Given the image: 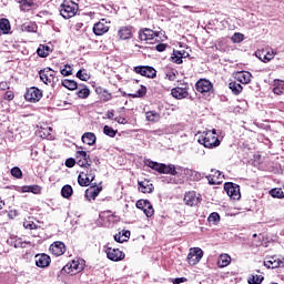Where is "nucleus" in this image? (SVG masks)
<instances>
[{"label": "nucleus", "mask_w": 284, "mask_h": 284, "mask_svg": "<svg viewBox=\"0 0 284 284\" xmlns=\"http://www.w3.org/2000/svg\"><path fill=\"white\" fill-rule=\"evenodd\" d=\"M166 174H170L165 180L166 183L171 185H183L185 183V176H187V169L172 164Z\"/></svg>", "instance_id": "f257e3e1"}, {"label": "nucleus", "mask_w": 284, "mask_h": 284, "mask_svg": "<svg viewBox=\"0 0 284 284\" xmlns=\"http://www.w3.org/2000/svg\"><path fill=\"white\" fill-rule=\"evenodd\" d=\"M200 145L209 150H214V148H219L221 145V140L216 134V129L204 131L197 139Z\"/></svg>", "instance_id": "f03ea898"}, {"label": "nucleus", "mask_w": 284, "mask_h": 284, "mask_svg": "<svg viewBox=\"0 0 284 284\" xmlns=\"http://www.w3.org/2000/svg\"><path fill=\"white\" fill-rule=\"evenodd\" d=\"M83 270H85V260H72L62 267L60 274H62V276H64V274H70L71 276H74L75 274H79V272H83Z\"/></svg>", "instance_id": "7ed1b4c3"}, {"label": "nucleus", "mask_w": 284, "mask_h": 284, "mask_svg": "<svg viewBox=\"0 0 284 284\" xmlns=\"http://www.w3.org/2000/svg\"><path fill=\"white\" fill-rule=\"evenodd\" d=\"M94 179H97V169H92L87 166L84 171L80 172L78 175V183L80 187H88L94 183Z\"/></svg>", "instance_id": "20e7f679"}, {"label": "nucleus", "mask_w": 284, "mask_h": 284, "mask_svg": "<svg viewBox=\"0 0 284 284\" xmlns=\"http://www.w3.org/2000/svg\"><path fill=\"white\" fill-rule=\"evenodd\" d=\"M79 12V4L72 0H64L60 6V14L63 19H72Z\"/></svg>", "instance_id": "39448f33"}, {"label": "nucleus", "mask_w": 284, "mask_h": 284, "mask_svg": "<svg viewBox=\"0 0 284 284\" xmlns=\"http://www.w3.org/2000/svg\"><path fill=\"white\" fill-rule=\"evenodd\" d=\"M39 77L42 83L45 85H52V83H57L59 78L57 77V71L52 70L50 67H47L39 71Z\"/></svg>", "instance_id": "423d86ee"}, {"label": "nucleus", "mask_w": 284, "mask_h": 284, "mask_svg": "<svg viewBox=\"0 0 284 284\" xmlns=\"http://www.w3.org/2000/svg\"><path fill=\"white\" fill-rule=\"evenodd\" d=\"M104 252L109 261H113L114 263H119V261H123V258H125V253L123 251L114 248L110 246V244L104 246Z\"/></svg>", "instance_id": "0eeeda50"}, {"label": "nucleus", "mask_w": 284, "mask_h": 284, "mask_svg": "<svg viewBox=\"0 0 284 284\" xmlns=\"http://www.w3.org/2000/svg\"><path fill=\"white\" fill-rule=\"evenodd\" d=\"M195 90L200 92V94L206 97V94L210 95L214 93V84H212L207 79H200L195 83Z\"/></svg>", "instance_id": "6e6552de"}, {"label": "nucleus", "mask_w": 284, "mask_h": 284, "mask_svg": "<svg viewBox=\"0 0 284 284\" xmlns=\"http://www.w3.org/2000/svg\"><path fill=\"white\" fill-rule=\"evenodd\" d=\"M24 99L29 103H39L43 99V91L37 87H31L24 93Z\"/></svg>", "instance_id": "1a4fd4ad"}, {"label": "nucleus", "mask_w": 284, "mask_h": 284, "mask_svg": "<svg viewBox=\"0 0 284 284\" xmlns=\"http://www.w3.org/2000/svg\"><path fill=\"white\" fill-rule=\"evenodd\" d=\"M224 191L226 192L227 196H230V199H233V201H239V199H241V186L236 183H224Z\"/></svg>", "instance_id": "9d476101"}, {"label": "nucleus", "mask_w": 284, "mask_h": 284, "mask_svg": "<svg viewBox=\"0 0 284 284\" xmlns=\"http://www.w3.org/2000/svg\"><path fill=\"white\" fill-rule=\"evenodd\" d=\"M203 258V250L201 247H192L186 256L189 265H199Z\"/></svg>", "instance_id": "9b49d317"}, {"label": "nucleus", "mask_w": 284, "mask_h": 284, "mask_svg": "<svg viewBox=\"0 0 284 284\" xmlns=\"http://www.w3.org/2000/svg\"><path fill=\"white\" fill-rule=\"evenodd\" d=\"M135 74L145 77L146 79H156V69L150 65H138L133 68Z\"/></svg>", "instance_id": "f8f14e48"}, {"label": "nucleus", "mask_w": 284, "mask_h": 284, "mask_svg": "<svg viewBox=\"0 0 284 284\" xmlns=\"http://www.w3.org/2000/svg\"><path fill=\"white\" fill-rule=\"evenodd\" d=\"M135 207H138V210H142L148 219L154 216V206H152V202L149 200H138Z\"/></svg>", "instance_id": "ddd939ff"}, {"label": "nucleus", "mask_w": 284, "mask_h": 284, "mask_svg": "<svg viewBox=\"0 0 284 284\" xmlns=\"http://www.w3.org/2000/svg\"><path fill=\"white\" fill-rule=\"evenodd\" d=\"M145 165L159 174H168V172H170V168H172V164L159 163L152 160H146Z\"/></svg>", "instance_id": "4468645a"}, {"label": "nucleus", "mask_w": 284, "mask_h": 284, "mask_svg": "<svg viewBox=\"0 0 284 284\" xmlns=\"http://www.w3.org/2000/svg\"><path fill=\"white\" fill-rule=\"evenodd\" d=\"M201 201H203L201 194H197L195 191H189L184 195V203L189 205V207H196V205H200Z\"/></svg>", "instance_id": "2eb2a0df"}, {"label": "nucleus", "mask_w": 284, "mask_h": 284, "mask_svg": "<svg viewBox=\"0 0 284 284\" xmlns=\"http://www.w3.org/2000/svg\"><path fill=\"white\" fill-rule=\"evenodd\" d=\"M103 192V186L97 182L92 183L89 189L85 190V199L88 201H94L99 194Z\"/></svg>", "instance_id": "dca6fc26"}, {"label": "nucleus", "mask_w": 284, "mask_h": 284, "mask_svg": "<svg viewBox=\"0 0 284 284\" xmlns=\"http://www.w3.org/2000/svg\"><path fill=\"white\" fill-rule=\"evenodd\" d=\"M159 37V32L150 29V28H142L139 30V39L140 41H145L149 43V41H154Z\"/></svg>", "instance_id": "f3484780"}, {"label": "nucleus", "mask_w": 284, "mask_h": 284, "mask_svg": "<svg viewBox=\"0 0 284 284\" xmlns=\"http://www.w3.org/2000/svg\"><path fill=\"white\" fill-rule=\"evenodd\" d=\"M118 37L120 41H128L134 37V27L132 26H123L118 30Z\"/></svg>", "instance_id": "a211bd4d"}, {"label": "nucleus", "mask_w": 284, "mask_h": 284, "mask_svg": "<svg viewBox=\"0 0 284 284\" xmlns=\"http://www.w3.org/2000/svg\"><path fill=\"white\" fill-rule=\"evenodd\" d=\"M65 243L61 241L53 242L49 247V252L53 256H63V254H65Z\"/></svg>", "instance_id": "6ab92c4d"}, {"label": "nucleus", "mask_w": 284, "mask_h": 284, "mask_svg": "<svg viewBox=\"0 0 284 284\" xmlns=\"http://www.w3.org/2000/svg\"><path fill=\"white\" fill-rule=\"evenodd\" d=\"M106 32H110V26L105 19L100 20L93 26V33L95 37H103Z\"/></svg>", "instance_id": "aec40b11"}, {"label": "nucleus", "mask_w": 284, "mask_h": 284, "mask_svg": "<svg viewBox=\"0 0 284 284\" xmlns=\"http://www.w3.org/2000/svg\"><path fill=\"white\" fill-rule=\"evenodd\" d=\"M189 90L190 87L187 84H184V87H176L171 90V95L178 100L187 99L190 95Z\"/></svg>", "instance_id": "412c9836"}, {"label": "nucleus", "mask_w": 284, "mask_h": 284, "mask_svg": "<svg viewBox=\"0 0 284 284\" xmlns=\"http://www.w3.org/2000/svg\"><path fill=\"white\" fill-rule=\"evenodd\" d=\"M77 165L80 168H90V155L85 151H77L75 152Z\"/></svg>", "instance_id": "4be33fe9"}, {"label": "nucleus", "mask_w": 284, "mask_h": 284, "mask_svg": "<svg viewBox=\"0 0 284 284\" xmlns=\"http://www.w3.org/2000/svg\"><path fill=\"white\" fill-rule=\"evenodd\" d=\"M233 79L237 81V83H242L243 85H247L252 82V73L250 71H237L233 73Z\"/></svg>", "instance_id": "5701e85b"}, {"label": "nucleus", "mask_w": 284, "mask_h": 284, "mask_svg": "<svg viewBox=\"0 0 284 284\" xmlns=\"http://www.w3.org/2000/svg\"><path fill=\"white\" fill-rule=\"evenodd\" d=\"M264 267L267 270H276V267H284V261L274 256L266 257L264 261Z\"/></svg>", "instance_id": "b1692460"}, {"label": "nucleus", "mask_w": 284, "mask_h": 284, "mask_svg": "<svg viewBox=\"0 0 284 284\" xmlns=\"http://www.w3.org/2000/svg\"><path fill=\"white\" fill-rule=\"evenodd\" d=\"M138 190L142 194H152L154 192V184L148 179L138 182Z\"/></svg>", "instance_id": "393cba45"}, {"label": "nucleus", "mask_w": 284, "mask_h": 284, "mask_svg": "<svg viewBox=\"0 0 284 284\" xmlns=\"http://www.w3.org/2000/svg\"><path fill=\"white\" fill-rule=\"evenodd\" d=\"M50 263H52V258H50V255L42 253L36 255V265L37 267H50Z\"/></svg>", "instance_id": "a878e982"}, {"label": "nucleus", "mask_w": 284, "mask_h": 284, "mask_svg": "<svg viewBox=\"0 0 284 284\" xmlns=\"http://www.w3.org/2000/svg\"><path fill=\"white\" fill-rule=\"evenodd\" d=\"M212 174L206 176V180L209 181V185H221L223 181H221V171L212 169Z\"/></svg>", "instance_id": "bb28decb"}, {"label": "nucleus", "mask_w": 284, "mask_h": 284, "mask_svg": "<svg viewBox=\"0 0 284 284\" xmlns=\"http://www.w3.org/2000/svg\"><path fill=\"white\" fill-rule=\"evenodd\" d=\"M95 94H98L100 97V99H102V101H104V103H108V101H112V93H110L103 87H97Z\"/></svg>", "instance_id": "cd10ccee"}, {"label": "nucleus", "mask_w": 284, "mask_h": 284, "mask_svg": "<svg viewBox=\"0 0 284 284\" xmlns=\"http://www.w3.org/2000/svg\"><path fill=\"white\" fill-rule=\"evenodd\" d=\"M20 6L21 12H30L33 8H37V3L34 0H22V2H18Z\"/></svg>", "instance_id": "c85d7f7f"}, {"label": "nucleus", "mask_w": 284, "mask_h": 284, "mask_svg": "<svg viewBox=\"0 0 284 284\" xmlns=\"http://www.w3.org/2000/svg\"><path fill=\"white\" fill-rule=\"evenodd\" d=\"M273 93L277 94V97L284 94V80L275 79L273 81Z\"/></svg>", "instance_id": "c756f323"}, {"label": "nucleus", "mask_w": 284, "mask_h": 284, "mask_svg": "<svg viewBox=\"0 0 284 284\" xmlns=\"http://www.w3.org/2000/svg\"><path fill=\"white\" fill-rule=\"evenodd\" d=\"M51 52H52V49H50V47L45 44H40L39 48L37 49V54L41 59H45L47 57H50Z\"/></svg>", "instance_id": "7c9ffc66"}, {"label": "nucleus", "mask_w": 284, "mask_h": 284, "mask_svg": "<svg viewBox=\"0 0 284 284\" xmlns=\"http://www.w3.org/2000/svg\"><path fill=\"white\" fill-rule=\"evenodd\" d=\"M10 30H12V27L10 26V20L7 18L0 19V32L2 34H10Z\"/></svg>", "instance_id": "2f4dec72"}, {"label": "nucleus", "mask_w": 284, "mask_h": 284, "mask_svg": "<svg viewBox=\"0 0 284 284\" xmlns=\"http://www.w3.org/2000/svg\"><path fill=\"white\" fill-rule=\"evenodd\" d=\"M232 263V257L229 254H221L217 260V267H227Z\"/></svg>", "instance_id": "473e14b6"}, {"label": "nucleus", "mask_w": 284, "mask_h": 284, "mask_svg": "<svg viewBox=\"0 0 284 284\" xmlns=\"http://www.w3.org/2000/svg\"><path fill=\"white\" fill-rule=\"evenodd\" d=\"M263 281H265V276H263V274L258 275V274L252 273L247 276L248 284H262Z\"/></svg>", "instance_id": "72a5a7b5"}, {"label": "nucleus", "mask_w": 284, "mask_h": 284, "mask_svg": "<svg viewBox=\"0 0 284 284\" xmlns=\"http://www.w3.org/2000/svg\"><path fill=\"white\" fill-rule=\"evenodd\" d=\"M82 142L87 145H94L97 143V135L92 132H87L82 135Z\"/></svg>", "instance_id": "f704fd0d"}, {"label": "nucleus", "mask_w": 284, "mask_h": 284, "mask_svg": "<svg viewBox=\"0 0 284 284\" xmlns=\"http://www.w3.org/2000/svg\"><path fill=\"white\" fill-rule=\"evenodd\" d=\"M229 88L233 92V94H236V95H239L243 92V85H241V83L236 82V80L230 82Z\"/></svg>", "instance_id": "c9c22d12"}, {"label": "nucleus", "mask_w": 284, "mask_h": 284, "mask_svg": "<svg viewBox=\"0 0 284 284\" xmlns=\"http://www.w3.org/2000/svg\"><path fill=\"white\" fill-rule=\"evenodd\" d=\"M185 54V51H174L173 55L171 57L172 62L176 63V65H181L183 63V57Z\"/></svg>", "instance_id": "e433bc0d"}, {"label": "nucleus", "mask_w": 284, "mask_h": 284, "mask_svg": "<svg viewBox=\"0 0 284 284\" xmlns=\"http://www.w3.org/2000/svg\"><path fill=\"white\" fill-rule=\"evenodd\" d=\"M146 121H151L152 123H159L161 121V114L155 111H149L145 113Z\"/></svg>", "instance_id": "4c0bfd02"}, {"label": "nucleus", "mask_w": 284, "mask_h": 284, "mask_svg": "<svg viewBox=\"0 0 284 284\" xmlns=\"http://www.w3.org/2000/svg\"><path fill=\"white\" fill-rule=\"evenodd\" d=\"M148 94V88L145 85H140V89L135 93L130 94L132 99H143Z\"/></svg>", "instance_id": "58836bf2"}, {"label": "nucleus", "mask_w": 284, "mask_h": 284, "mask_svg": "<svg viewBox=\"0 0 284 284\" xmlns=\"http://www.w3.org/2000/svg\"><path fill=\"white\" fill-rule=\"evenodd\" d=\"M74 193V190L72 189V185L65 184L61 190V196L63 199H70L72 194Z\"/></svg>", "instance_id": "ea45409f"}, {"label": "nucleus", "mask_w": 284, "mask_h": 284, "mask_svg": "<svg viewBox=\"0 0 284 284\" xmlns=\"http://www.w3.org/2000/svg\"><path fill=\"white\" fill-rule=\"evenodd\" d=\"M62 85L63 88H67V90H77V88H79V84L77 83V81L74 80H68V79H64L62 81Z\"/></svg>", "instance_id": "a19ab883"}, {"label": "nucleus", "mask_w": 284, "mask_h": 284, "mask_svg": "<svg viewBox=\"0 0 284 284\" xmlns=\"http://www.w3.org/2000/svg\"><path fill=\"white\" fill-rule=\"evenodd\" d=\"M23 192H32V194H41V186L40 185H26L22 187Z\"/></svg>", "instance_id": "79ce46f5"}, {"label": "nucleus", "mask_w": 284, "mask_h": 284, "mask_svg": "<svg viewBox=\"0 0 284 284\" xmlns=\"http://www.w3.org/2000/svg\"><path fill=\"white\" fill-rule=\"evenodd\" d=\"M75 77H77L78 79H80V81H89V79H90V73H88V70H85V69H80V70L77 72Z\"/></svg>", "instance_id": "37998d69"}, {"label": "nucleus", "mask_w": 284, "mask_h": 284, "mask_svg": "<svg viewBox=\"0 0 284 284\" xmlns=\"http://www.w3.org/2000/svg\"><path fill=\"white\" fill-rule=\"evenodd\" d=\"M118 132H119L118 130H114L110 125H104V128H103V134H105L106 136H110L111 139H114V136H116Z\"/></svg>", "instance_id": "c03bdc74"}, {"label": "nucleus", "mask_w": 284, "mask_h": 284, "mask_svg": "<svg viewBox=\"0 0 284 284\" xmlns=\"http://www.w3.org/2000/svg\"><path fill=\"white\" fill-rule=\"evenodd\" d=\"M37 30H39L37 22H29V23L23 24L24 32H37Z\"/></svg>", "instance_id": "a18cd8bd"}, {"label": "nucleus", "mask_w": 284, "mask_h": 284, "mask_svg": "<svg viewBox=\"0 0 284 284\" xmlns=\"http://www.w3.org/2000/svg\"><path fill=\"white\" fill-rule=\"evenodd\" d=\"M77 97H78L79 99H88V97H90V89L84 85L82 89H80V90L77 92Z\"/></svg>", "instance_id": "49530a36"}, {"label": "nucleus", "mask_w": 284, "mask_h": 284, "mask_svg": "<svg viewBox=\"0 0 284 284\" xmlns=\"http://www.w3.org/2000/svg\"><path fill=\"white\" fill-rule=\"evenodd\" d=\"M270 194L273 196V199H284L283 189H272Z\"/></svg>", "instance_id": "de8ad7c7"}, {"label": "nucleus", "mask_w": 284, "mask_h": 284, "mask_svg": "<svg viewBox=\"0 0 284 284\" xmlns=\"http://www.w3.org/2000/svg\"><path fill=\"white\" fill-rule=\"evenodd\" d=\"M176 74H179V71L171 69L165 72V79H168V81H176Z\"/></svg>", "instance_id": "09e8293b"}, {"label": "nucleus", "mask_w": 284, "mask_h": 284, "mask_svg": "<svg viewBox=\"0 0 284 284\" xmlns=\"http://www.w3.org/2000/svg\"><path fill=\"white\" fill-rule=\"evenodd\" d=\"M209 223H213V225H216L219 221H221V215L219 213L213 212L207 217Z\"/></svg>", "instance_id": "8fccbe9b"}, {"label": "nucleus", "mask_w": 284, "mask_h": 284, "mask_svg": "<svg viewBox=\"0 0 284 284\" xmlns=\"http://www.w3.org/2000/svg\"><path fill=\"white\" fill-rule=\"evenodd\" d=\"M11 176H14V179H23V172L19 166H14L11 169Z\"/></svg>", "instance_id": "3c124183"}, {"label": "nucleus", "mask_w": 284, "mask_h": 284, "mask_svg": "<svg viewBox=\"0 0 284 284\" xmlns=\"http://www.w3.org/2000/svg\"><path fill=\"white\" fill-rule=\"evenodd\" d=\"M245 39V36L243 33L236 32L232 36L231 40L233 43H241Z\"/></svg>", "instance_id": "603ef678"}, {"label": "nucleus", "mask_w": 284, "mask_h": 284, "mask_svg": "<svg viewBox=\"0 0 284 284\" xmlns=\"http://www.w3.org/2000/svg\"><path fill=\"white\" fill-rule=\"evenodd\" d=\"M60 73L62 77H71L72 74V67L70 64H65L63 69H61Z\"/></svg>", "instance_id": "864d4df0"}, {"label": "nucleus", "mask_w": 284, "mask_h": 284, "mask_svg": "<svg viewBox=\"0 0 284 284\" xmlns=\"http://www.w3.org/2000/svg\"><path fill=\"white\" fill-rule=\"evenodd\" d=\"M4 101H13L14 100V91L8 89L3 95Z\"/></svg>", "instance_id": "5fc2aeb1"}, {"label": "nucleus", "mask_w": 284, "mask_h": 284, "mask_svg": "<svg viewBox=\"0 0 284 284\" xmlns=\"http://www.w3.org/2000/svg\"><path fill=\"white\" fill-rule=\"evenodd\" d=\"M255 55L257 57V59H260V61H262L263 63H266L265 50H257L255 52Z\"/></svg>", "instance_id": "6e6d98bb"}, {"label": "nucleus", "mask_w": 284, "mask_h": 284, "mask_svg": "<svg viewBox=\"0 0 284 284\" xmlns=\"http://www.w3.org/2000/svg\"><path fill=\"white\" fill-rule=\"evenodd\" d=\"M65 168H74L77 165V160L73 158H69L64 162Z\"/></svg>", "instance_id": "4d7b16f0"}, {"label": "nucleus", "mask_w": 284, "mask_h": 284, "mask_svg": "<svg viewBox=\"0 0 284 284\" xmlns=\"http://www.w3.org/2000/svg\"><path fill=\"white\" fill-rule=\"evenodd\" d=\"M264 55L266 59V63H270V61H272V59H274V57H276V53H274V51H264Z\"/></svg>", "instance_id": "13d9d810"}, {"label": "nucleus", "mask_w": 284, "mask_h": 284, "mask_svg": "<svg viewBox=\"0 0 284 284\" xmlns=\"http://www.w3.org/2000/svg\"><path fill=\"white\" fill-rule=\"evenodd\" d=\"M114 121L116 123H119L120 125H128V119L123 118V116H115Z\"/></svg>", "instance_id": "bf43d9fd"}, {"label": "nucleus", "mask_w": 284, "mask_h": 284, "mask_svg": "<svg viewBox=\"0 0 284 284\" xmlns=\"http://www.w3.org/2000/svg\"><path fill=\"white\" fill-rule=\"evenodd\" d=\"M155 50L158 52H165L168 50V44L166 43H159L155 45Z\"/></svg>", "instance_id": "052dcab7"}, {"label": "nucleus", "mask_w": 284, "mask_h": 284, "mask_svg": "<svg viewBox=\"0 0 284 284\" xmlns=\"http://www.w3.org/2000/svg\"><path fill=\"white\" fill-rule=\"evenodd\" d=\"M114 241H115L116 243H125V239L123 237V235H122L121 232H120V233H116V234L114 235Z\"/></svg>", "instance_id": "680f3d73"}, {"label": "nucleus", "mask_w": 284, "mask_h": 284, "mask_svg": "<svg viewBox=\"0 0 284 284\" xmlns=\"http://www.w3.org/2000/svg\"><path fill=\"white\" fill-rule=\"evenodd\" d=\"M23 227H26V230H37V224H34V222H24Z\"/></svg>", "instance_id": "e2e57ef3"}, {"label": "nucleus", "mask_w": 284, "mask_h": 284, "mask_svg": "<svg viewBox=\"0 0 284 284\" xmlns=\"http://www.w3.org/2000/svg\"><path fill=\"white\" fill-rule=\"evenodd\" d=\"M0 90L1 91L10 90V82L8 81L0 82Z\"/></svg>", "instance_id": "0e129e2a"}, {"label": "nucleus", "mask_w": 284, "mask_h": 284, "mask_svg": "<svg viewBox=\"0 0 284 284\" xmlns=\"http://www.w3.org/2000/svg\"><path fill=\"white\" fill-rule=\"evenodd\" d=\"M8 216L11 220L17 219V216H19V212L17 210H11V211H9Z\"/></svg>", "instance_id": "69168bd1"}, {"label": "nucleus", "mask_w": 284, "mask_h": 284, "mask_svg": "<svg viewBox=\"0 0 284 284\" xmlns=\"http://www.w3.org/2000/svg\"><path fill=\"white\" fill-rule=\"evenodd\" d=\"M181 283H187V277H176L173 281V284H181Z\"/></svg>", "instance_id": "338daca9"}, {"label": "nucleus", "mask_w": 284, "mask_h": 284, "mask_svg": "<svg viewBox=\"0 0 284 284\" xmlns=\"http://www.w3.org/2000/svg\"><path fill=\"white\" fill-rule=\"evenodd\" d=\"M130 231H123L122 236L125 239V242H128V239H130Z\"/></svg>", "instance_id": "774afa93"}]
</instances>
